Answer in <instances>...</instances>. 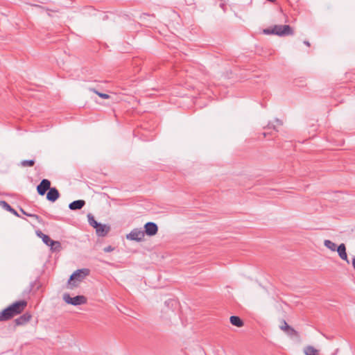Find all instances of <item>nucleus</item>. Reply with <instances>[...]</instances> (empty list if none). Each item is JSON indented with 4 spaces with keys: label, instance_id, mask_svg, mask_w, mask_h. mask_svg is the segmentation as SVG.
Here are the masks:
<instances>
[{
    "label": "nucleus",
    "instance_id": "nucleus-1",
    "mask_svg": "<svg viewBox=\"0 0 355 355\" xmlns=\"http://www.w3.org/2000/svg\"><path fill=\"white\" fill-rule=\"evenodd\" d=\"M27 306L26 300L17 301L0 311V321H7L22 313Z\"/></svg>",
    "mask_w": 355,
    "mask_h": 355
},
{
    "label": "nucleus",
    "instance_id": "nucleus-2",
    "mask_svg": "<svg viewBox=\"0 0 355 355\" xmlns=\"http://www.w3.org/2000/svg\"><path fill=\"white\" fill-rule=\"evenodd\" d=\"M266 35L274 34L279 36L293 35V31L289 25H275L271 28L263 30Z\"/></svg>",
    "mask_w": 355,
    "mask_h": 355
},
{
    "label": "nucleus",
    "instance_id": "nucleus-3",
    "mask_svg": "<svg viewBox=\"0 0 355 355\" xmlns=\"http://www.w3.org/2000/svg\"><path fill=\"white\" fill-rule=\"evenodd\" d=\"M89 273V270L87 268L80 269L75 271L70 277L68 281L69 288H73L77 285L76 282H82Z\"/></svg>",
    "mask_w": 355,
    "mask_h": 355
},
{
    "label": "nucleus",
    "instance_id": "nucleus-4",
    "mask_svg": "<svg viewBox=\"0 0 355 355\" xmlns=\"http://www.w3.org/2000/svg\"><path fill=\"white\" fill-rule=\"evenodd\" d=\"M63 300L67 304H70L72 305H80L86 303L87 299L83 295H77L74 297H71L69 294H64Z\"/></svg>",
    "mask_w": 355,
    "mask_h": 355
},
{
    "label": "nucleus",
    "instance_id": "nucleus-5",
    "mask_svg": "<svg viewBox=\"0 0 355 355\" xmlns=\"http://www.w3.org/2000/svg\"><path fill=\"white\" fill-rule=\"evenodd\" d=\"M145 232L141 228L133 229L128 234L126 235V239L130 241H141L144 240Z\"/></svg>",
    "mask_w": 355,
    "mask_h": 355
},
{
    "label": "nucleus",
    "instance_id": "nucleus-6",
    "mask_svg": "<svg viewBox=\"0 0 355 355\" xmlns=\"http://www.w3.org/2000/svg\"><path fill=\"white\" fill-rule=\"evenodd\" d=\"M51 188V182L47 179H43L37 187V193L40 196H44Z\"/></svg>",
    "mask_w": 355,
    "mask_h": 355
},
{
    "label": "nucleus",
    "instance_id": "nucleus-7",
    "mask_svg": "<svg viewBox=\"0 0 355 355\" xmlns=\"http://www.w3.org/2000/svg\"><path fill=\"white\" fill-rule=\"evenodd\" d=\"M145 230L144 231L145 234L148 236H152L155 235L158 231L157 225L153 222H148L144 225Z\"/></svg>",
    "mask_w": 355,
    "mask_h": 355
},
{
    "label": "nucleus",
    "instance_id": "nucleus-8",
    "mask_svg": "<svg viewBox=\"0 0 355 355\" xmlns=\"http://www.w3.org/2000/svg\"><path fill=\"white\" fill-rule=\"evenodd\" d=\"M31 317L32 316L29 313H25L15 320V324L16 326H23L30 321Z\"/></svg>",
    "mask_w": 355,
    "mask_h": 355
},
{
    "label": "nucleus",
    "instance_id": "nucleus-9",
    "mask_svg": "<svg viewBox=\"0 0 355 355\" xmlns=\"http://www.w3.org/2000/svg\"><path fill=\"white\" fill-rule=\"evenodd\" d=\"M60 197V193L55 187H51L46 195V198L51 202H55Z\"/></svg>",
    "mask_w": 355,
    "mask_h": 355
},
{
    "label": "nucleus",
    "instance_id": "nucleus-10",
    "mask_svg": "<svg viewBox=\"0 0 355 355\" xmlns=\"http://www.w3.org/2000/svg\"><path fill=\"white\" fill-rule=\"evenodd\" d=\"M96 233L98 236H105L110 230V227L108 225L100 224L98 227L95 228Z\"/></svg>",
    "mask_w": 355,
    "mask_h": 355
},
{
    "label": "nucleus",
    "instance_id": "nucleus-11",
    "mask_svg": "<svg viewBox=\"0 0 355 355\" xmlns=\"http://www.w3.org/2000/svg\"><path fill=\"white\" fill-rule=\"evenodd\" d=\"M336 250H337L338 255L341 259L345 260L347 263H349L347 254L346 252V247L344 243H341L340 245H339Z\"/></svg>",
    "mask_w": 355,
    "mask_h": 355
},
{
    "label": "nucleus",
    "instance_id": "nucleus-12",
    "mask_svg": "<svg viewBox=\"0 0 355 355\" xmlns=\"http://www.w3.org/2000/svg\"><path fill=\"white\" fill-rule=\"evenodd\" d=\"M85 205V201L83 200H77L69 205V208L71 210H78L82 209Z\"/></svg>",
    "mask_w": 355,
    "mask_h": 355
},
{
    "label": "nucleus",
    "instance_id": "nucleus-13",
    "mask_svg": "<svg viewBox=\"0 0 355 355\" xmlns=\"http://www.w3.org/2000/svg\"><path fill=\"white\" fill-rule=\"evenodd\" d=\"M279 327L282 331H288V333H297L286 322L285 320H281Z\"/></svg>",
    "mask_w": 355,
    "mask_h": 355
},
{
    "label": "nucleus",
    "instance_id": "nucleus-14",
    "mask_svg": "<svg viewBox=\"0 0 355 355\" xmlns=\"http://www.w3.org/2000/svg\"><path fill=\"white\" fill-rule=\"evenodd\" d=\"M0 206L3 208L4 209L11 212L14 215L19 216L18 213L16 210H15L13 208L10 207V205H8L6 201L4 200H0Z\"/></svg>",
    "mask_w": 355,
    "mask_h": 355
},
{
    "label": "nucleus",
    "instance_id": "nucleus-15",
    "mask_svg": "<svg viewBox=\"0 0 355 355\" xmlns=\"http://www.w3.org/2000/svg\"><path fill=\"white\" fill-rule=\"evenodd\" d=\"M305 355H318L319 351L313 346L308 345L304 348Z\"/></svg>",
    "mask_w": 355,
    "mask_h": 355
},
{
    "label": "nucleus",
    "instance_id": "nucleus-16",
    "mask_svg": "<svg viewBox=\"0 0 355 355\" xmlns=\"http://www.w3.org/2000/svg\"><path fill=\"white\" fill-rule=\"evenodd\" d=\"M230 320L231 324L236 327H242L243 324L242 320L238 316H231Z\"/></svg>",
    "mask_w": 355,
    "mask_h": 355
},
{
    "label": "nucleus",
    "instance_id": "nucleus-17",
    "mask_svg": "<svg viewBox=\"0 0 355 355\" xmlns=\"http://www.w3.org/2000/svg\"><path fill=\"white\" fill-rule=\"evenodd\" d=\"M87 218H88V223L89 224L93 227L94 229L98 227V226L101 224V223H98L94 218V217L92 216V214H88L87 215Z\"/></svg>",
    "mask_w": 355,
    "mask_h": 355
},
{
    "label": "nucleus",
    "instance_id": "nucleus-18",
    "mask_svg": "<svg viewBox=\"0 0 355 355\" xmlns=\"http://www.w3.org/2000/svg\"><path fill=\"white\" fill-rule=\"evenodd\" d=\"M324 245L326 248L334 252L337 249L336 243L330 240H324Z\"/></svg>",
    "mask_w": 355,
    "mask_h": 355
},
{
    "label": "nucleus",
    "instance_id": "nucleus-19",
    "mask_svg": "<svg viewBox=\"0 0 355 355\" xmlns=\"http://www.w3.org/2000/svg\"><path fill=\"white\" fill-rule=\"evenodd\" d=\"M53 251H60L61 250V244L59 241H53L50 246Z\"/></svg>",
    "mask_w": 355,
    "mask_h": 355
},
{
    "label": "nucleus",
    "instance_id": "nucleus-20",
    "mask_svg": "<svg viewBox=\"0 0 355 355\" xmlns=\"http://www.w3.org/2000/svg\"><path fill=\"white\" fill-rule=\"evenodd\" d=\"M89 90L95 94H96L98 96H100L102 98L104 99H108L110 98V96L107 94L101 93L98 92L96 89L90 88Z\"/></svg>",
    "mask_w": 355,
    "mask_h": 355
},
{
    "label": "nucleus",
    "instance_id": "nucleus-21",
    "mask_svg": "<svg viewBox=\"0 0 355 355\" xmlns=\"http://www.w3.org/2000/svg\"><path fill=\"white\" fill-rule=\"evenodd\" d=\"M34 164L35 161L33 159L23 160L21 162V166L23 167L33 166Z\"/></svg>",
    "mask_w": 355,
    "mask_h": 355
},
{
    "label": "nucleus",
    "instance_id": "nucleus-22",
    "mask_svg": "<svg viewBox=\"0 0 355 355\" xmlns=\"http://www.w3.org/2000/svg\"><path fill=\"white\" fill-rule=\"evenodd\" d=\"M41 239H42V241L48 246H51V243L53 242V241L46 234L43 235Z\"/></svg>",
    "mask_w": 355,
    "mask_h": 355
},
{
    "label": "nucleus",
    "instance_id": "nucleus-23",
    "mask_svg": "<svg viewBox=\"0 0 355 355\" xmlns=\"http://www.w3.org/2000/svg\"><path fill=\"white\" fill-rule=\"evenodd\" d=\"M21 211L23 212L24 214H26V215H27L28 216L35 218L37 220H38L40 218V217L37 215H35V214H28L23 209H21Z\"/></svg>",
    "mask_w": 355,
    "mask_h": 355
},
{
    "label": "nucleus",
    "instance_id": "nucleus-24",
    "mask_svg": "<svg viewBox=\"0 0 355 355\" xmlns=\"http://www.w3.org/2000/svg\"><path fill=\"white\" fill-rule=\"evenodd\" d=\"M268 128H272L273 130H276V131H278V130L276 128V125H274L273 123H270L268 125Z\"/></svg>",
    "mask_w": 355,
    "mask_h": 355
},
{
    "label": "nucleus",
    "instance_id": "nucleus-25",
    "mask_svg": "<svg viewBox=\"0 0 355 355\" xmlns=\"http://www.w3.org/2000/svg\"><path fill=\"white\" fill-rule=\"evenodd\" d=\"M105 252H111L113 250V248L111 246H108L104 249Z\"/></svg>",
    "mask_w": 355,
    "mask_h": 355
},
{
    "label": "nucleus",
    "instance_id": "nucleus-26",
    "mask_svg": "<svg viewBox=\"0 0 355 355\" xmlns=\"http://www.w3.org/2000/svg\"><path fill=\"white\" fill-rule=\"evenodd\" d=\"M37 235L40 237V238H42L43 236V235H45L44 234H43L41 231H37Z\"/></svg>",
    "mask_w": 355,
    "mask_h": 355
},
{
    "label": "nucleus",
    "instance_id": "nucleus-27",
    "mask_svg": "<svg viewBox=\"0 0 355 355\" xmlns=\"http://www.w3.org/2000/svg\"><path fill=\"white\" fill-rule=\"evenodd\" d=\"M275 122L278 125H282V121L279 120V119H276L275 120Z\"/></svg>",
    "mask_w": 355,
    "mask_h": 355
},
{
    "label": "nucleus",
    "instance_id": "nucleus-28",
    "mask_svg": "<svg viewBox=\"0 0 355 355\" xmlns=\"http://www.w3.org/2000/svg\"><path fill=\"white\" fill-rule=\"evenodd\" d=\"M304 44H306V46H310V43L309 41H304Z\"/></svg>",
    "mask_w": 355,
    "mask_h": 355
},
{
    "label": "nucleus",
    "instance_id": "nucleus-29",
    "mask_svg": "<svg viewBox=\"0 0 355 355\" xmlns=\"http://www.w3.org/2000/svg\"><path fill=\"white\" fill-rule=\"evenodd\" d=\"M352 265H353V267L355 269V258L353 259L352 261Z\"/></svg>",
    "mask_w": 355,
    "mask_h": 355
}]
</instances>
